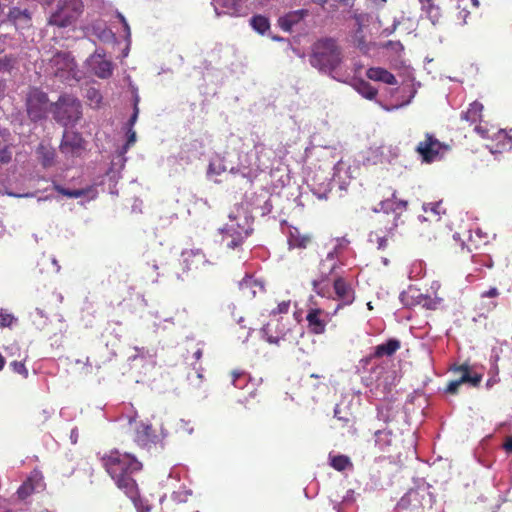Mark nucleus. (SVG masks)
Returning <instances> with one entry per match:
<instances>
[{
  "mask_svg": "<svg viewBox=\"0 0 512 512\" xmlns=\"http://www.w3.org/2000/svg\"><path fill=\"white\" fill-rule=\"evenodd\" d=\"M106 471L115 481L117 487L133 501L139 512H149L138 498L137 485L132 474L142 468V464L131 454L113 450L103 458Z\"/></svg>",
  "mask_w": 512,
  "mask_h": 512,
  "instance_id": "1",
  "label": "nucleus"
},
{
  "mask_svg": "<svg viewBox=\"0 0 512 512\" xmlns=\"http://www.w3.org/2000/svg\"><path fill=\"white\" fill-rule=\"evenodd\" d=\"M309 61L319 71L331 74L342 62L341 50L333 39L319 40L313 46Z\"/></svg>",
  "mask_w": 512,
  "mask_h": 512,
  "instance_id": "2",
  "label": "nucleus"
},
{
  "mask_svg": "<svg viewBox=\"0 0 512 512\" xmlns=\"http://www.w3.org/2000/svg\"><path fill=\"white\" fill-rule=\"evenodd\" d=\"M222 241L229 249L240 246L252 231L251 222L244 214H230L229 221L221 230Z\"/></svg>",
  "mask_w": 512,
  "mask_h": 512,
  "instance_id": "3",
  "label": "nucleus"
},
{
  "mask_svg": "<svg viewBox=\"0 0 512 512\" xmlns=\"http://www.w3.org/2000/svg\"><path fill=\"white\" fill-rule=\"evenodd\" d=\"M84 12L82 0H59L48 23L59 28H66L76 23Z\"/></svg>",
  "mask_w": 512,
  "mask_h": 512,
  "instance_id": "4",
  "label": "nucleus"
},
{
  "mask_svg": "<svg viewBox=\"0 0 512 512\" xmlns=\"http://www.w3.org/2000/svg\"><path fill=\"white\" fill-rule=\"evenodd\" d=\"M81 104L71 95L58 99L53 107V115L57 122L64 126L74 125L81 117Z\"/></svg>",
  "mask_w": 512,
  "mask_h": 512,
  "instance_id": "5",
  "label": "nucleus"
},
{
  "mask_svg": "<svg viewBox=\"0 0 512 512\" xmlns=\"http://www.w3.org/2000/svg\"><path fill=\"white\" fill-rule=\"evenodd\" d=\"M50 70L53 75L62 80L80 78L74 58L68 52H57L50 59Z\"/></svg>",
  "mask_w": 512,
  "mask_h": 512,
  "instance_id": "6",
  "label": "nucleus"
},
{
  "mask_svg": "<svg viewBox=\"0 0 512 512\" xmlns=\"http://www.w3.org/2000/svg\"><path fill=\"white\" fill-rule=\"evenodd\" d=\"M48 97L39 89H31L27 95L26 107L29 118L38 121L46 116L48 111Z\"/></svg>",
  "mask_w": 512,
  "mask_h": 512,
  "instance_id": "7",
  "label": "nucleus"
},
{
  "mask_svg": "<svg viewBox=\"0 0 512 512\" xmlns=\"http://www.w3.org/2000/svg\"><path fill=\"white\" fill-rule=\"evenodd\" d=\"M445 150H447V146L430 134H426L425 140L419 142L416 148V151L426 162H433L440 159Z\"/></svg>",
  "mask_w": 512,
  "mask_h": 512,
  "instance_id": "8",
  "label": "nucleus"
},
{
  "mask_svg": "<svg viewBox=\"0 0 512 512\" xmlns=\"http://www.w3.org/2000/svg\"><path fill=\"white\" fill-rule=\"evenodd\" d=\"M167 436V433L161 428V434H156L152 425L148 423H139L135 430L134 440L135 442L145 448H150L152 445H157L163 441Z\"/></svg>",
  "mask_w": 512,
  "mask_h": 512,
  "instance_id": "9",
  "label": "nucleus"
},
{
  "mask_svg": "<svg viewBox=\"0 0 512 512\" xmlns=\"http://www.w3.org/2000/svg\"><path fill=\"white\" fill-rule=\"evenodd\" d=\"M60 150L67 157L80 156L84 150V141L81 135L73 131H65Z\"/></svg>",
  "mask_w": 512,
  "mask_h": 512,
  "instance_id": "10",
  "label": "nucleus"
},
{
  "mask_svg": "<svg viewBox=\"0 0 512 512\" xmlns=\"http://www.w3.org/2000/svg\"><path fill=\"white\" fill-rule=\"evenodd\" d=\"M401 301L405 305L416 304L428 310H435L440 305L442 299L439 297L431 298L417 291L410 290L407 293L401 294Z\"/></svg>",
  "mask_w": 512,
  "mask_h": 512,
  "instance_id": "11",
  "label": "nucleus"
},
{
  "mask_svg": "<svg viewBox=\"0 0 512 512\" xmlns=\"http://www.w3.org/2000/svg\"><path fill=\"white\" fill-rule=\"evenodd\" d=\"M308 186L318 199L326 200L331 191V180L324 172H317L308 180Z\"/></svg>",
  "mask_w": 512,
  "mask_h": 512,
  "instance_id": "12",
  "label": "nucleus"
},
{
  "mask_svg": "<svg viewBox=\"0 0 512 512\" xmlns=\"http://www.w3.org/2000/svg\"><path fill=\"white\" fill-rule=\"evenodd\" d=\"M181 258L186 271L199 270L210 264L206 255L200 249L184 250L181 253Z\"/></svg>",
  "mask_w": 512,
  "mask_h": 512,
  "instance_id": "13",
  "label": "nucleus"
},
{
  "mask_svg": "<svg viewBox=\"0 0 512 512\" xmlns=\"http://www.w3.org/2000/svg\"><path fill=\"white\" fill-rule=\"evenodd\" d=\"M43 488V479L39 472H33L31 476L18 488L17 494L20 499H25L35 491Z\"/></svg>",
  "mask_w": 512,
  "mask_h": 512,
  "instance_id": "14",
  "label": "nucleus"
},
{
  "mask_svg": "<svg viewBox=\"0 0 512 512\" xmlns=\"http://www.w3.org/2000/svg\"><path fill=\"white\" fill-rule=\"evenodd\" d=\"M91 66L96 76L99 78H108L112 74V63L104 59L103 55L96 52L91 58Z\"/></svg>",
  "mask_w": 512,
  "mask_h": 512,
  "instance_id": "15",
  "label": "nucleus"
},
{
  "mask_svg": "<svg viewBox=\"0 0 512 512\" xmlns=\"http://www.w3.org/2000/svg\"><path fill=\"white\" fill-rule=\"evenodd\" d=\"M309 15L307 9L291 11L278 19V24L284 31L290 32L292 28Z\"/></svg>",
  "mask_w": 512,
  "mask_h": 512,
  "instance_id": "16",
  "label": "nucleus"
},
{
  "mask_svg": "<svg viewBox=\"0 0 512 512\" xmlns=\"http://www.w3.org/2000/svg\"><path fill=\"white\" fill-rule=\"evenodd\" d=\"M334 290L337 298L343 305H349L354 301V292L349 284H347L341 277L334 280Z\"/></svg>",
  "mask_w": 512,
  "mask_h": 512,
  "instance_id": "17",
  "label": "nucleus"
},
{
  "mask_svg": "<svg viewBox=\"0 0 512 512\" xmlns=\"http://www.w3.org/2000/svg\"><path fill=\"white\" fill-rule=\"evenodd\" d=\"M379 207H375L373 209L374 212H398L403 211L407 207V201L403 200H396L395 193L392 194V198L383 200L379 203Z\"/></svg>",
  "mask_w": 512,
  "mask_h": 512,
  "instance_id": "18",
  "label": "nucleus"
},
{
  "mask_svg": "<svg viewBox=\"0 0 512 512\" xmlns=\"http://www.w3.org/2000/svg\"><path fill=\"white\" fill-rule=\"evenodd\" d=\"M321 313L320 309H311L306 316L308 327L314 334H322L325 331L326 322L320 318Z\"/></svg>",
  "mask_w": 512,
  "mask_h": 512,
  "instance_id": "19",
  "label": "nucleus"
},
{
  "mask_svg": "<svg viewBox=\"0 0 512 512\" xmlns=\"http://www.w3.org/2000/svg\"><path fill=\"white\" fill-rule=\"evenodd\" d=\"M366 75L371 80L381 81L389 85H395L397 83V80L392 73L380 67L368 69Z\"/></svg>",
  "mask_w": 512,
  "mask_h": 512,
  "instance_id": "20",
  "label": "nucleus"
},
{
  "mask_svg": "<svg viewBox=\"0 0 512 512\" xmlns=\"http://www.w3.org/2000/svg\"><path fill=\"white\" fill-rule=\"evenodd\" d=\"M310 243V237L302 234L298 228L292 227L288 233V244L290 248H306Z\"/></svg>",
  "mask_w": 512,
  "mask_h": 512,
  "instance_id": "21",
  "label": "nucleus"
},
{
  "mask_svg": "<svg viewBox=\"0 0 512 512\" xmlns=\"http://www.w3.org/2000/svg\"><path fill=\"white\" fill-rule=\"evenodd\" d=\"M454 372L460 373L463 383H469L472 386H478L481 382V374H471L470 368L467 364H463L453 368Z\"/></svg>",
  "mask_w": 512,
  "mask_h": 512,
  "instance_id": "22",
  "label": "nucleus"
},
{
  "mask_svg": "<svg viewBox=\"0 0 512 512\" xmlns=\"http://www.w3.org/2000/svg\"><path fill=\"white\" fill-rule=\"evenodd\" d=\"M8 19L17 26H27L30 22V15L26 9L22 10L20 8L13 7L9 10Z\"/></svg>",
  "mask_w": 512,
  "mask_h": 512,
  "instance_id": "23",
  "label": "nucleus"
},
{
  "mask_svg": "<svg viewBox=\"0 0 512 512\" xmlns=\"http://www.w3.org/2000/svg\"><path fill=\"white\" fill-rule=\"evenodd\" d=\"M239 287L244 293L247 292L249 297H255L258 290H263V284L257 280H254L250 276H247L242 281H240Z\"/></svg>",
  "mask_w": 512,
  "mask_h": 512,
  "instance_id": "24",
  "label": "nucleus"
},
{
  "mask_svg": "<svg viewBox=\"0 0 512 512\" xmlns=\"http://www.w3.org/2000/svg\"><path fill=\"white\" fill-rule=\"evenodd\" d=\"M400 348V342L390 339L387 342L375 347L374 355L376 357L391 356Z\"/></svg>",
  "mask_w": 512,
  "mask_h": 512,
  "instance_id": "25",
  "label": "nucleus"
},
{
  "mask_svg": "<svg viewBox=\"0 0 512 512\" xmlns=\"http://www.w3.org/2000/svg\"><path fill=\"white\" fill-rule=\"evenodd\" d=\"M337 256L334 253H328L326 258L320 264V271L324 277H328L333 274L338 268Z\"/></svg>",
  "mask_w": 512,
  "mask_h": 512,
  "instance_id": "26",
  "label": "nucleus"
},
{
  "mask_svg": "<svg viewBox=\"0 0 512 512\" xmlns=\"http://www.w3.org/2000/svg\"><path fill=\"white\" fill-rule=\"evenodd\" d=\"M483 110V105L477 101L470 104L469 109L466 112H463L461 115V118L471 122L475 123L481 118V113Z\"/></svg>",
  "mask_w": 512,
  "mask_h": 512,
  "instance_id": "27",
  "label": "nucleus"
},
{
  "mask_svg": "<svg viewBox=\"0 0 512 512\" xmlns=\"http://www.w3.org/2000/svg\"><path fill=\"white\" fill-rule=\"evenodd\" d=\"M422 9L426 12L427 17L430 19L433 25L438 23L441 13L438 6L434 5L432 0H420Z\"/></svg>",
  "mask_w": 512,
  "mask_h": 512,
  "instance_id": "28",
  "label": "nucleus"
},
{
  "mask_svg": "<svg viewBox=\"0 0 512 512\" xmlns=\"http://www.w3.org/2000/svg\"><path fill=\"white\" fill-rule=\"evenodd\" d=\"M375 444L380 450L386 451L392 444V432L388 430H378L375 432Z\"/></svg>",
  "mask_w": 512,
  "mask_h": 512,
  "instance_id": "29",
  "label": "nucleus"
},
{
  "mask_svg": "<svg viewBox=\"0 0 512 512\" xmlns=\"http://www.w3.org/2000/svg\"><path fill=\"white\" fill-rule=\"evenodd\" d=\"M30 318L32 320V323L36 326L37 329L42 330L44 329L48 324V316L45 313L44 310L40 308H36L31 314Z\"/></svg>",
  "mask_w": 512,
  "mask_h": 512,
  "instance_id": "30",
  "label": "nucleus"
},
{
  "mask_svg": "<svg viewBox=\"0 0 512 512\" xmlns=\"http://www.w3.org/2000/svg\"><path fill=\"white\" fill-rule=\"evenodd\" d=\"M355 89L359 94L369 100H372L377 94V90L364 80L357 81L355 83Z\"/></svg>",
  "mask_w": 512,
  "mask_h": 512,
  "instance_id": "31",
  "label": "nucleus"
},
{
  "mask_svg": "<svg viewBox=\"0 0 512 512\" xmlns=\"http://www.w3.org/2000/svg\"><path fill=\"white\" fill-rule=\"evenodd\" d=\"M250 24L252 28L260 34H264L270 28L268 18L262 15L253 16L250 19Z\"/></svg>",
  "mask_w": 512,
  "mask_h": 512,
  "instance_id": "32",
  "label": "nucleus"
},
{
  "mask_svg": "<svg viewBox=\"0 0 512 512\" xmlns=\"http://www.w3.org/2000/svg\"><path fill=\"white\" fill-rule=\"evenodd\" d=\"M54 189L58 193L69 198H80L82 196H85L90 191V189H66L58 184L54 185Z\"/></svg>",
  "mask_w": 512,
  "mask_h": 512,
  "instance_id": "33",
  "label": "nucleus"
},
{
  "mask_svg": "<svg viewBox=\"0 0 512 512\" xmlns=\"http://www.w3.org/2000/svg\"><path fill=\"white\" fill-rule=\"evenodd\" d=\"M330 465L338 471H344L347 467L352 466L350 459L344 455L330 456Z\"/></svg>",
  "mask_w": 512,
  "mask_h": 512,
  "instance_id": "34",
  "label": "nucleus"
},
{
  "mask_svg": "<svg viewBox=\"0 0 512 512\" xmlns=\"http://www.w3.org/2000/svg\"><path fill=\"white\" fill-rule=\"evenodd\" d=\"M226 169L224 160L217 155L213 157L209 163L208 174L220 175L222 172L226 171Z\"/></svg>",
  "mask_w": 512,
  "mask_h": 512,
  "instance_id": "35",
  "label": "nucleus"
},
{
  "mask_svg": "<svg viewBox=\"0 0 512 512\" xmlns=\"http://www.w3.org/2000/svg\"><path fill=\"white\" fill-rule=\"evenodd\" d=\"M232 375H233L232 384L236 388H239V389H243L248 384V381L250 379L249 375L245 372L234 371L232 373Z\"/></svg>",
  "mask_w": 512,
  "mask_h": 512,
  "instance_id": "36",
  "label": "nucleus"
},
{
  "mask_svg": "<svg viewBox=\"0 0 512 512\" xmlns=\"http://www.w3.org/2000/svg\"><path fill=\"white\" fill-rule=\"evenodd\" d=\"M86 98L89 101V104L94 107H97L102 100L100 92L94 87H89L86 89Z\"/></svg>",
  "mask_w": 512,
  "mask_h": 512,
  "instance_id": "37",
  "label": "nucleus"
},
{
  "mask_svg": "<svg viewBox=\"0 0 512 512\" xmlns=\"http://www.w3.org/2000/svg\"><path fill=\"white\" fill-rule=\"evenodd\" d=\"M418 491L417 490H410L408 491L398 502V507L400 508H408L413 504V500H417Z\"/></svg>",
  "mask_w": 512,
  "mask_h": 512,
  "instance_id": "38",
  "label": "nucleus"
},
{
  "mask_svg": "<svg viewBox=\"0 0 512 512\" xmlns=\"http://www.w3.org/2000/svg\"><path fill=\"white\" fill-rule=\"evenodd\" d=\"M17 318L7 310L0 309V327H10Z\"/></svg>",
  "mask_w": 512,
  "mask_h": 512,
  "instance_id": "39",
  "label": "nucleus"
},
{
  "mask_svg": "<svg viewBox=\"0 0 512 512\" xmlns=\"http://www.w3.org/2000/svg\"><path fill=\"white\" fill-rule=\"evenodd\" d=\"M368 240H369L370 243H376L377 244V248L379 250H383L387 246V238L384 237V236H379L376 233H370Z\"/></svg>",
  "mask_w": 512,
  "mask_h": 512,
  "instance_id": "40",
  "label": "nucleus"
},
{
  "mask_svg": "<svg viewBox=\"0 0 512 512\" xmlns=\"http://www.w3.org/2000/svg\"><path fill=\"white\" fill-rule=\"evenodd\" d=\"M134 350H135L136 354L130 356L129 360L135 361L139 358L144 359V358L148 357L152 361L153 355L150 353V351L148 349H145L144 347H142V348L135 347Z\"/></svg>",
  "mask_w": 512,
  "mask_h": 512,
  "instance_id": "41",
  "label": "nucleus"
},
{
  "mask_svg": "<svg viewBox=\"0 0 512 512\" xmlns=\"http://www.w3.org/2000/svg\"><path fill=\"white\" fill-rule=\"evenodd\" d=\"M349 243H350L349 240L346 239L345 237L338 238L336 240L335 247L329 253H334L335 256L339 257V255L342 252V250L346 249L347 246L349 245Z\"/></svg>",
  "mask_w": 512,
  "mask_h": 512,
  "instance_id": "42",
  "label": "nucleus"
},
{
  "mask_svg": "<svg viewBox=\"0 0 512 512\" xmlns=\"http://www.w3.org/2000/svg\"><path fill=\"white\" fill-rule=\"evenodd\" d=\"M191 495L190 490H179L172 493L171 497L176 503H184Z\"/></svg>",
  "mask_w": 512,
  "mask_h": 512,
  "instance_id": "43",
  "label": "nucleus"
},
{
  "mask_svg": "<svg viewBox=\"0 0 512 512\" xmlns=\"http://www.w3.org/2000/svg\"><path fill=\"white\" fill-rule=\"evenodd\" d=\"M136 142V132L132 129H129L128 131V138H127V142L126 144L121 148V150L119 151V156H123L127 150L129 149V147L131 145H133L134 143Z\"/></svg>",
  "mask_w": 512,
  "mask_h": 512,
  "instance_id": "44",
  "label": "nucleus"
},
{
  "mask_svg": "<svg viewBox=\"0 0 512 512\" xmlns=\"http://www.w3.org/2000/svg\"><path fill=\"white\" fill-rule=\"evenodd\" d=\"M93 29L95 31L99 30V33H97V36L101 41H110L114 38L113 32L107 28L100 29V28L94 27Z\"/></svg>",
  "mask_w": 512,
  "mask_h": 512,
  "instance_id": "45",
  "label": "nucleus"
},
{
  "mask_svg": "<svg viewBox=\"0 0 512 512\" xmlns=\"http://www.w3.org/2000/svg\"><path fill=\"white\" fill-rule=\"evenodd\" d=\"M241 10V4L239 2L234 3L232 7H227V10L223 11L224 14L229 15H238ZM216 14L219 16L222 14V12L218 11V8H215Z\"/></svg>",
  "mask_w": 512,
  "mask_h": 512,
  "instance_id": "46",
  "label": "nucleus"
},
{
  "mask_svg": "<svg viewBox=\"0 0 512 512\" xmlns=\"http://www.w3.org/2000/svg\"><path fill=\"white\" fill-rule=\"evenodd\" d=\"M11 367L14 372L23 375L24 377L28 376V371L25 367V365L22 362L13 361L11 363Z\"/></svg>",
  "mask_w": 512,
  "mask_h": 512,
  "instance_id": "47",
  "label": "nucleus"
},
{
  "mask_svg": "<svg viewBox=\"0 0 512 512\" xmlns=\"http://www.w3.org/2000/svg\"><path fill=\"white\" fill-rule=\"evenodd\" d=\"M461 384H463V381H462V377L460 376V377H459V379L454 380V381H451V382L448 384V386H447V388H446V392H447V393H450V394H455V393H457L458 388H459V386H460Z\"/></svg>",
  "mask_w": 512,
  "mask_h": 512,
  "instance_id": "48",
  "label": "nucleus"
},
{
  "mask_svg": "<svg viewBox=\"0 0 512 512\" xmlns=\"http://www.w3.org/2000/svg\"><path fill=\"white\" fill-rule=\"evenodd\" d=\"M290 308V301H283L278 304L277 308L272 310V314H286Z\"/></svg>",
  "mask_w": 512,
  "mask_h": 512,
  "instance_id": "49",
  "label": "nucleus"
},
{
  "mask_svg": "<svg viewBox=\"0 0 512 512\" xmlns=\"http://www.w3.org/2000/svg\"><path fill=\"white\" fill-rule=\"evenodd\" d=\"M440 208H441V203L440 202H438V203H427V204L423 205V210L425 212L431 211V212H433L436 215H439L441 213Z\"/></svg>",
  "mask_w": 512,
  "mask_h": 512,
  "instance_id": "50",
  "label": "nucleus"
},
{
  "mask_svg": "<svg viewBox=\"0 0 512 512\" xmlns=\"http://www.w3.org/2000/svg\"><path fill=\"white\" fill-rule=\"evenodd\" d=\"M386 0H366V6L370 10H376L385 4Z\"/></svg>",
  "mask_w": 512,
  "mask_h": 512,
  "instance_id": "51",
  "label": "nucleus"
},
{
  "mask_svg": "<svg viewBox=\"0 0 512 512\" xmlns=\"http://www.w3.org/2000/svg\"><path fill=\"white\" fill-rule=\"evenodd\" d=\"M11 160V152L8 147L0 149V163H8Z\"/></svg>",
  "mask_w": 512,
  "mask_h": 512,
  "instance_id": "52",
  "label": "nucleus"
},
{
  "mask_svg": "<svg viewBox=\"0 0 512 512\" xmlns=\"http://www.w3.org/2000/svg\"><path fill=\"white\" fill-rule=\"evenodd\" d=\"M177 431H183L187 434H191L193 432V427L189 425V422L180 420L177 424Z\"/></svg>",
  "mask_w": 512,
  "mask_h": 512,
  "instance_id": "53",
  "label": "nucleus"
},
{
  "mask_svg": "<svg viewBox=\"0 0 512 512\" xmlns=\"http://www.w3.org/2000/svg\"><path fill=\"white\" fill-rule=\"evenodd\" d=\"M122 417L125 418L128 424L131 425L137 417V412L133 409V407H130L129 411H127Z\"/></svg>",
  "mask_w": 512,
  "mask_h": 512,
  "instance_id": "54",
  "label": "nucleus"
},
{
  "mask_svg": "<svg viewBox=\"0 0 512 512\" xmlns=\"http://www.w3.org/2000/svg\"><path fill=\"white\" fill-rule=\"evenodd\" d=\"M117 17L120 19L123 24L124 30L127 33V36H130V27L125 19V17L121 13H117Z\"/></svg>",
  "mask_w": 512,
  "mask_h": 512,
  "instance_id": "55",
  "label": "nucleus"
},
{
  "mask_svg": "<svg viewBox=\"0 0 512 512\" xmlns=\"http://www.w3.org/2000/svg\"><path fill=\"white\" fill-rule=\"evenodd\" d=\"M499 292L497 290V288L493 287V288H490L488 291L484 292L482 294V297H491V298H494L496 296H498Z\"/></svg>",
  "mask_w": 512,
  "mask_h": 512,
  "instance_id": "56",
  "label": "nucleus"
},
{
  "mask_svg": "<svg viewBox=\"0 0 512 512\" xmlns=\"http://www.w3.org/2000/svg\"><path fill=\"white\" fill-rule=\"evenodd\" d=\"M53 162V153L52 152H47L45 155H44V158H43V165L44 166H49L51 165Z\"/></svg>",
  "mask_w": 512,
  "mask_h": 512,
  "instance_id": "57",
  "label": "nucleus"
},
{
  "mask_svg": "<svg viewBox=\"0 0 512 512\" xmlns=\"http://www.w3.org/2000/svg\"><path fill=\"white\" fill-rule=\"evenodd\" d=\"M70 439L73 444L77 443L78 440V430L77 428H74L71 430Z\"/></svg>",
  "mask_w": 512,
  "mask_h": 512,
  "instance_id": "58",
  "label": "nucleus"
},
{
  "mask_svg": "<svg viewBox=\"0 0 512 512\" xmlns=\"http://www.w3.org/2000/svg\"><path fill=\"white\" fill-rule=\"evenodd\" d=\"M138 113H139L138 107H134V112H133V114H132V116H131V118L129 120V123H130L131 126L134 125V123L136 122L137 117H138Z\"/></svg>",
  "mask_w": 512,
  "mask_h": 512,
  "instance_id": "59",
  "label": "nucleus"
},
{
  "mask_svg": "<svg viewBox=\"0 0 512 512\" xmlns=\"http://www.w3.org/2000/svg\"><path fill=\"white\" fill-rule=\"evenodd\" d=\"M498 378L497 376H493L491 378H489L486 382V387L487 388H491L494 384H496L498 382Z\"/></svg>",
  "mask_w": 512,
  "mask_h": 512,
  "instance_id": "60",
  "label": "nucleus"
},
{
  "mask_svg": "<svg viewBox=\"0 0 512 512\" xmlns=\"http://www.w3.org/2000/svg\"><path fill=\"white\" fill-rule=\"evenodd\" d=\"M504 449L507 452H512V437L507 438V440L504 444Z\"/></svg>",
  "mask_w": 512,
  "mask_h": 512,
  "instance_id": "61",
  "label": "nucleus"
},
{
  "mask_svg": "<svg viewBox=\"0 0 512 512\" xmlns=\"http://www.w3.org/2000/svg\"><path fill=\"white\" fill-rule=\"evenodd\" d=\"M7 194L9 196H12V197H17V198H21V197H32L33 194L32 193H25V194H16V193H13V192H7Z\"/></svg>",
  "mask_w": 512,
  "mask_h": 512,
  "instance_id": "62",
  "label": "nucleus"
},
{
  "mask_svg": "<svg viewBox=\"0 0 512 512\" xmlns=\"http://www.w3.org/2000/svg\"><path fill=\"white\" fill-rule=\"evenodd\" d=\"M475 131L480 134L483 138L487 136V131L480 126L475 127Z\"/></svg>",
  "mask_w": 512,
  "mask_h": 512,
  "instance_id": "63",
  "label": "nucleus"
},
{
  "mask_svg": "<svg viewBox=\"0 0 512 512\" xmlns=\"http://www.w3.org/2000/svg\"><path fill=\"white\" fill-rule=\"evenodd\" d=\"M267 341L271 344H278L280 341V338L274 337V336H268Z\"/></svg>",
  "mask_w": 512,
  "mask_h": 512,
  "instance_id": "64",
  "label": "nucleus"
}]
</instances>
